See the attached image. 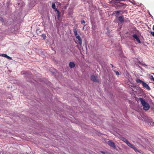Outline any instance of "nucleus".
Wrapping results in <instances>:
<instances>
[{
  "label": "nucleus",
  "mask_w": 154,
  "mask_h": 154,
  "mask_svg": "<svg viewBox=\"0 0 154 154\" xmlns=\"http://www.w3.org/2000/svg\"><path fill=\"white\" fill-rule=\"evenodd\" d=\"M139 100L143 106V109L145 110H149L150 108L149 104L146 102L143 98H140Z\"/></svg>",
  "instance_id": "obj_1"
},
{
  "label": "nucleus",
  "mask_w": 154,
  "mask_h": 154,
  "mask_svg": "<svg viewBox=\"0 0 154 154\" xmlns=\"http://www.w3.org/2000/svg\"><path fill=\"white\" fill-rule=\"evenodd\" d=\"M91 80L92 81L96 82H99V80L97 76H95L94 75H92L91 76Z\"/></svg>",
  "instance_id": "obj_2"
},
{
  "label": "nucleus",
  "mask_w": 154,
  "mask_h": 154,
  "mask_svg": "<svg viewBox=\"0 0 154 154\" xmlns=\"http://www.w3.org/2000/svg\"><path fill=\"white\" fill-rule=\"evenodd\" d=\"M107 143L111 147H113L114 148H116V145L112 141L109 140L108 141Z\"/></svg>",
  "instance_id": "obj_3"
},
{
  "label": "nucleus",
  "mask_w": 154,
  "mask_h": 154,
  "mask_svg": "<svg viewBox=\"0 0 154 154\" xmlns=\"http://www.w3.org/2000/svg\"><path fill=\"white\" fill-rule=\"evenodd\" d=\"M142 85L143 86V87L144 88H145L147 90H149V91L150 90L151 88H150V87L146 83H145L144 82H143V83Z\"/></svg>",
  "instance_id": "obj_4"
},
{
  "label": "nucleus",
  "mask_w": 154,
  "mask_h": 154,
  "mask_svg": "<svg viewBox=\"0 0 154 154\" xmlns=\"http://www.w3.org/2000/svg\"><path fill=\"white\" fill-rule=\"evenodd\" d=\"M132 36L136 39L137 42L139 43H141V41H140L139 38L137 36V35L136 34H134L132 35Z\"/></svg>",
  "instance_id": "obj_5"
},
{
  "label": "nucleus",
  "mask_w": 154,
  "mask_h": 154,
  "mask_svg": "<svg viewBox=\"0 0 154 154\" xmlns=\"http://www.w3.org/2000/svg\"><path fill=\"white\" fill-rule=\"evenodd\" d=\"M76 38L78 40V42L80 45H81L82 44V39L80 37L79 35H78L76 37Z\"/></svg>",
  "instance_id": "obj_6"
},
{
  "label": "nucleus",
  "mask_w": 154,
  "mask_h": 154,
  "mask_svg": "<svg viewBox=\"0 0 154 154\" xmlns=\"http://www.w3.org/2000/svg\"><path fill=\"white\" fill-rule=\"evenodd\" d=\"M116 5L117 7H122L123 6H124V8H125L126 7V5L125 4H124V3H120V2L117 3Z\"/></svg>",
  "instance_id": "obj_7"
},
{
  "label": "nucleus",
  "mask_w": 154,
  "mask_h": 154,
  "mask_svg": "<svg viewBox=\"0 0 154 154\" xmlns=\"http://www.w3.org/2000/svg\"><path fill=\"white\" fill-rule=\"evenodd\" d=\"M75 66L74 63L72 62H70L69 63V66L70 68H72Z\"/></svg>",
  "instance_id": "obj_8"
},
{
  "label": "nucleus",
  "mask_w": 154,
  "mask_h": 154,
  "mask_svg": "<svg viewBox=\"0 0 154 154\" xmlns=\"http://www.w3.org/2000/svg\"><path fill=\"white\" fill-rule=\"evenodd\" d=\"M73 31L74 32V34L76 37L78 35L77 34V31L76 28L75 27H73Z\"/></svg>",
  "instance_id": "obj_9"
},
{
  "label": "nucleus",
  "mask_w": 154,
  "mask_h": 154,
  "mask_svg": "<svg viewBox=\"0 0 154 154\" xmlns=\"http://www.w3.org/2000/svg\"><path fill=\"white\" fill-rule=\"evenodd\" d=\"M118 20L121 23H123L124 21L123 17L121 16H119L118 17Z\"/></svg>",
  "instance_id": "obj_10"
},
{
  "label": "nucleus",
  "mask_w": 154,
  "mask_h": 154,
  "mask_svg": "<svg viewBox=\"0 0 154 154\" xmlns=\"http://www.w3.org/2000/svg\"><path fill=\"white\" fill-rule=\"evenodd\" d=\"M136 82L137 83H142V84H143V82H144V81H143L142 80H141L140 79H138L136 80Z\"/></svg>",
  "instance_id": "obj_11"
},
{
  "label": "nucleus",
  "mask_w": 154,
  "mask_h": 154,
  "mask_svg": "<svg viewBox=\"0 0 154 154\" xmlns=\"http://www.w3.org/2000/svg\"><path fill=\"white\" fill-rule=\"evenodd\" d=\"M132 148L136 152H139V151L134 146Z\"/></svg>",
  "instance_id": "obj_12"
},
{
  "label": "nucleus",
  "mask_w": 154,
  "mask_h": 154,
  "mask_svg": "<svg viewBox=\"0 0 154 154\" xmlns=\"http://www.w3.org/2000/svg\"><path fill=\"white\" fill-rule=\"evenodd\" d=\"M127 145L128 146H129V147H130L131 148H133V147L134 146L132 145V144H131V143H130L129 142L128 143H127Z\"/></svg>",
  "instance_id": "obj_13"
},
{
  "label": "nucleus",
  "mask_w": 154,
  "mask_h": 154,
  "mask_svg": "<svg viewBox=\"0 0 154 154\" xmlns=\"http://www.w3.org/2000/svg\"><path fill=\"white\" fill-rule=\"evenodd\" d=\"M52 7L54 9H55L56 8V5L54 3H52Z\"/></svg>",
  "instance_id": "obj_14"
},
{
  "label": "nucleus",
  "mask_w": 154,
  "mask_h": 154,
  "mask_svg": "<svg viewBox=\"0 0 154 154\" xmlns=\"http://www.w3.org/2000/svg\"><path fill=\"white\" fill-rule=\"evenodd\" d=\"M0 56H1L5 57H8V56L6 54H0Z\"/></svg>",
  "instance_id": "obj_15"
},
{
  "label": "nucleus",
  "mask_w": 154,
  "mask_h": 154,
  "mask_svg": "<svg viewBox=\"0 0 154 154\" xmlns=\"http://www.w3.org/2000/svg\"><path fill=\"white\" fill-rule=\"evenodd\" d=\"M149 125H150L151 126H153L154 124V122H148Z\"/></svg>",
  "instance_id": "obj_16"
},
{
  "label": "nucleus",
  "mask_w": 154,
  "mask_h": 154,
  "mask_svg": "<svg viewBox=\"0 0 154 154\" xmlns=\"http://www.w3.org/2000/svg\"><path fill=\"white\" fill-rule=\"evenodd\" d=\"M57 14L58 17L59 18L60 17V13L59 12V10L57 11Z\"/></svg>",
  "instance_id": "obj_17"
},
{
  "label": "nucleus",
  "mask_w": 154,
  "mask_h": 154,
  "mask_svg": "<svg viewBox=\"0 0 154 154\" xmlns=\"http://www.w3.org/2000/svg\"><path fill=\"white\" fill-rule=\"evenodd\" d=\"M42 36L43 37L44 39H45L46 38V37L45 35L44 34H42Z\"/></svg>",
  "instance_id": "obj_18"
},
{
  "label": "nucleus",
  "mask_w": 154,
  "mask_h": 154,
  "mask_svg": "<svg viewBox=\"0 0 154 154\" xmlns=\"http://www.w3.org/2000/svg\"><path fill=\"white\" fill-rule=\"evenodd\" d=\"M115 12L118 15L119 13L121 12V11H116Z\"/></svg>",
  "instance_id": "obj_19"
},
{
  "label": "nucleus",
  "mask_w": 154,
  "mask_h": 154,
  "mask_svg": "<svg viewBox=\"0 0 154 154\" xmlns=\"http://www.w3.org/2000/svg\"><path fill=\"white\" fill-rule=\"evenodd\" d=\"M81 23L82 24H85V22L84 20H83L81 21Z\"/></svg>",
  "instance_id": "obj_20"
},
{
  "label": "nucleus",
  "mask_w": 154,
  "mask_h": 154,
  "mask_svg": "<svg viewBox=\"0 0 154 154\" xmlns=\"http://www.w3.org/2000/svg\"><path fill=\"white\" fill-rule=\"evenodd\" d=\"M150 79L154 82V78L152 76H151L150 77Z\"/></svg>",
  "instance_id": "obj_21"
},
{
  "label": "nucleus",
  "mask_w": 154,
  "mask_h": 154,
  "mask_svg": "<svg viewBox=\"0 0 154 154\" xmlns=\"http://www.w3.org/2000/svg\"><path fill=\"white\" fill-rule=\"evenodd\" d=\"M122 140L125 142V141L126 140V139L125 138L123 137L122 138Z\"/></svg>",
  "instance_id": "obj_22"
},
{
  "label": "nucleus",
  "mask_w": 154,
  "mask_h": 154,
  "mask_svg": "<svg viewBox=\"0 0 154 154\" xmlns=\"http://www.w3.org/2000/svg\"><path fill=\"white\" fill-rule=\"evenodd\" d=\"M115 73H116V74L117 75H119V72L117 71H116Z\"/></svg>",
  "instance_id": "obj_23"
},
{
  "label": "nucleus",
  "mask_w": 154,
  "mask_h": 154,
  "mask_svg": "<svg viewBox=\"0 0 154 154\" xmlns=\"http://www.w3.org/2000/svg\"><path fill=\"white\" fill-rule=\"evenodd\" d=\"M151 34L154 37V32H151Z\"/></svg>",
  "instance_id": "obj_24"
},
{
  "label": "nucleus",
  "mask_w": 154,
  "mask_h": 154,
  "mask_svg": "<svg viewBox=\"0 0 154 154\" xmlns=\"http://www.w3.org/2000/svg\"><path fill=\"white\" fill-rule=\"evenodd\" d=\"M125 142L127 144V143H128L129 142L127 139H126V140L125 141Z\"/></svg>",
  "instance_id": "obj_25"
},
{
  "label": "nucleus",
  "mask_w": 154,
  "mask_h": 154,
  "mask_svg": "<svg viewBox=\"0 0 154 154\" xmlns=\"http://www.w3.org/2000/svg\"><path fill=\"white\" fill-rule=\"evenodd\" d=\"M125 142L127 144V143H128L129 142L127 139H126V140L125 141Z\"/></svg>",
  "instance_id": "obj_26"
},
{
  "label": "nucleus",
  "mask_w": 154,
  "mask_h": 154,
  "mask_svg": "<svg viewBox=\"0 0 154 154\" xmlns=\"http://www.w3.org/2000/svg\"><path fill=\"white\" fill-rule=\"evenodd\" d=\"M6 57L8 59H11V57H10L9 56H8V57Z\"/></svg>",
  "instance_id": "obj_27"
},
{
  "label": "nucleus",
  "mask_w": 154,
  "mask_h": 154,
  "mask_svg": "<svg viewBox=\"0 0 154 154\" xmlns=\"http://www.w3.org/2000/svg\"><path fill=\"white\" fill-rule=\"evenodd\" d=\"M55 10V11H58V10L56 8L55 9H54Z\"/></svg>",
  "instance_id": "obj_28"
},
{
  "label": "nucleus",
  "mask_w": 154,
  "mask_h": 154,
  "mask_svg": "<svg viewBox=\"0 0 154 154\" xmlns=\"http://www.w3.org/2000/svg\"><path fill=\"white\" fill-rule=\"evenodd\" d=\"M143 66H146V65L145 64H143Z\"/></svg>",
  "instance_id": "obj_29"
},
{
  "label": "nucleus",
  "mask_w": 154,
  "mask_h": 154,
  "mask_svg": "<svg viewBox=\"0 0 154 154\" xmlns=\"http://www.w3.org/2000/svg\"><path fill=\"white\" fill-rule=\"evenodd\" d=\"M110 65L112 67H113V65L112 64H111Z\"/></svg>",
  "instance_id": "obj_30"
},
{
  "label": "nucleus",
  "mask_w": 154,
  "mask_h": 154,
  "mask_svg": "<svg viewBox=\"0 0 154 154\" xmlns=\"http://www.w3.org/2000/svg\"><path fill=\"white\" fill-rule=\"evenodd\" d=\"M153 29L154 30V25L153 26Z\"/></svg>",
  "instance_id": "obj_31"
},
{
  "label": "nucleus",
  "mask_w": 154,
  "mask_h": 154,
  "mask_svg": "<svg viewBox=\"0 0 154 154\" xmlns=\"http://www.w3.org/2000/svg\"><path fill=\"white\" fill-rule=\"evenodd\" d=\"M101 153H103V151H101Z\"/></svg>",
  "instance_id": "obj_32"
},
{
  "label": "nucleus",
  "mask_w": 154,
  "mask_h": 154,
  "mask_svg": "<svg viewBox=\"0 0 154 154\" xmlns=\"http://www.w3.org/2000/svg\"><path fill=\"white\" fill-rule=\"evenodd\" d=\"M152 74L154 75V73H152Z\"/></svg>",
  "instance_id": "obj_33"
},
{
  "label": "nucleus",
  "mask_w": 154,
  "mask_h": 154,
  "mask_svg": "<svg viewBox=\"0 0 154 154\" xmlns=\"http://www.w3.org/2000/svg\"><path fill=\"white\" fill-rule=\"evenodd\" d=\"M85 26V24L84 26Z\"/></svg>",
  "instance_id": "obj_34"
}]
</instances>
